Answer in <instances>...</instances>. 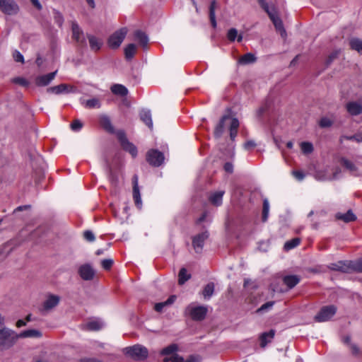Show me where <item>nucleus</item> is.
Masks as SVG:
<instances>
[{
  "label": "nucleus",
  "mask_w": 362,
  "mask_h": 362,
  "mask_svg": "<svg viewBox=\"0 0 362 362\" xmlns=\"http://www.w3.org/2000/svg\"><path fill=\"white\" fill-rule=\"evenodd\" d=\"M57 23L59 24V25H62V23H63V18L62 16H61V14L59 13H57Z\"/></svg>",
  "instance_id": "774afa93"
},
{
  "label": "nucleus",
  "mask_w": 362,
  "mask_h": 362,
  "mask_svg": "<svg viewBox=\"0 0 362 362\" xmlns=\"http://www.w3.org/2000/svg\"><path fill=\"white\" fill-rule=\"evenodd\" d=\"M165 156L163 153L157 149H150L146 153L147 162L153 167H159L163 163Z\"/></svg>",
  "instance_id": "1a4fd4ad"
},
{
  "label": "nucleus",
  "mask_w": 362,
  "mask_h": 362,
  "mask_svg": "<svg viewBox=\"0 0 362 362\" xmlns=\"http://www.w3.org/2000/svg\"><path fill=\"white\" fill-rule=\"evenodd\" d=\"M237 36H238V30L235 28H230L228 31L227 37L230 41H231V42L235 41Z\"/></svg>",
  "instance_id": "3c124183"
},
{
  "label": "nucleus",
  "mask_w": 362,
  "mask_h": 362,
  "mask_svg": "<svg viewBox=\"0 0 362 362\" xmlns=\"http://www.w3.org/2000/svg\"><path fill=\"white\" fill-rule=\"evenodd\" d=\"M101 264L103 268H104L106 270H108L112 267L113 264V261L111 259H105L102 260Z\"/></svg>",
  "instance_id": "603ef678"
},
{
  "label": "nucleus",
  "mask_w": 362,
  "mask_h": 362,
  "mask_svg": "<svg viewBox=\"0 0 362 362\" xmlns=\"http://www.w3.org/2000/svg\"><path fill=\"white\" fill-rule=\"evenodd\" d=\"M350 272H356L362 273V258L355 260L350 261Z\"/></svg>",
  "instance_id": "ea45409f"
},
{
  "label": "nucleus",
  "mask_w": 362,
  "mask_h": 362,
  "mask_svg": "<svg viewBox=\"0 0 362 362\" xmlns=\"http://www.w3.org/2000/svg\"><path fill=\"white\" fill-rule=\"evenodd\" d=\"M274 304V301H269L263 304L261 307H259L257 310V313H263L267 312L269 310L272 309Z\"/></svg>",
  "instance_id": "49530a36"
},
{
  "label": "nucleus",
  "mask_w": 362,
  "mask_h": 362,
  "mask_svg": "<svg viewBox=\"0 0 362 362\" xmlns=\"http://www.w3.org/2000/svg\"><path fill=\"white\" fill-rule=\"evenodd\" d=\"M57 71L45 74L39 76L35 79V83L38 86H47L55 77Z\"/></svg>",
  "instance_id": "a211bd4d"
},
{
  "label": "nucleus",
  "mask_w": 362,
  "mask_h": 362,
  "mask_svg": "<svg viewBox=\"0 0 362 362\" xmlns=\"http://www.w3.org/2000/svg\"><path fill=\"white\" fill-rule=\"evenodd\" d=\"M175 300V296H170L167 300H165V302L166 303V305H171L174 303Z\"/></svg>",
  "instance_id": "69168bd1"
},
{
  "label": "nucleus",
  "mask_w": 362,
  "mask_h": 362,
  "mask_svg": "<svg viewBox=\"0 0 362 362\" xmlns=\"http://www.w3.org/2000/svg\"><path fill=\"white\" fill-rule=\"evenodd\" d=\"M336 218L339 220H341L345 223H349L356 219V215L352 212L351 210H349L346 213L341 214L338 213L336 215Z\"/></svg>",
  "instance_id": "c756f323"
},
{
  "label": "nucleus",
  "mask_w": 362,
  "mask_h": 362,
  "mask_svg": "<svg viewBox=\"0 0 362 362\" xmlns=\"http://www.w3.org/2000/svg\"><path fill=\"white\" fill-rule=\"evenodd\" d=\"M82 126L81 121L76 119L71 123V128L73 131L78 132L82 128Z\"/></svg>",
  "instance_id": "864d4df0"
},
{
  "label": "nucleus",
  "mask_w": 362,
  "mask_h": 362,
  "mask_svg": "<svg viewBox=\"0 0 362 362\" xmlns=\"http://www.w3.org/2000/svg\"><path fill=\"white\" fill-rule=\"evenodd\" d=\"M73 87H69L68 85L62 83L58 86H52L47 88V91L48 93H52L54 94H60L62 93H69L71 91Z\"/></svg>",
  "instance_id": "393cba45"
},
{
  "label": "nucleus",
  "mask_w": 362,
  "mask_h": 362,
  "mask_svg": "<svg viewBox=\"0 0 362 362\" xmlns=\"http://www.w3.org/2000/svg\"><path fill=\"white\" fill-rule=\"evenodd\" d=\"M88 39L90 47L93 51H98L103 45V40L101 39L96 37L94 35H88Z\"/></svg>",
  "instance_id": "cd10ccee"
},
{
  "label": "nucleus",
  "mask_w": 362,
  "mask_h": 362,
  "mask_svg": "<svg viewBox=\"0 0 362 362\" xmlns=\"http://www.w3.org/2000/svg\"><path fill=\"white\" fill-rule=\"evenodd\" d=\"M165 306H167V305H166V303L165 301L161 302V303H158L155 305L154 309L157 312H161Z\"/></svg>",
  "instance_id": "bf43d9fd"
},
{
  "label": "nucleus",
  "mask_w": 362,
  "mask_h": 362,
  "mask_svg": "<svg viewBox=\"0 0 362 362\" xmlns=\"http://www.w3.org/2000/svg\"><path fill=\"white\" fill-rule=\"evenodd\" d=\"M133 183V198L136 206L141 209L142 206V202L141 198V194L139 187V177L137 175H134L132 177Z\"/></svg>",
  "instance_id": "4468645a"
},
{
  "label": "nucleus",
  "mask_w": 362,
  "mask_h": 362,
  "mask_svg": "<svg viewBox=\"0 0 362 362\" xmlns=\"http://www.w3.org/2000/svg\"><path fill=\"white\" fill-rule=\"evenodd\" d=\"M274 329H270L269 332H263L259 336L261 347L264 348L268 343L271 342V341L274 339Z\"/></svg>",
  "instance_id": "412c9836"
},
{
  "label": "nucleus",
  "mask_w": 362,
  "mask_h": 362,
  "mask_svg": "<svg viewBox=\"0 0 362 362\" xmlns=\"http://www.w3.org/2000/svg\"><path fill=\"white\" fill-rule=\"evenodd\" d=\"M141 119L150 128H153V122L151 118V112L149 110L144 109L140 113Z\"/></svg>",
  "instance_id": "c85d7f7f"
},
{
  "label": "nucleus",
  "mask_w": 362,
  "mask_h": 362,
  "mask_svg": "<svg viewBox=\"0 0 362 362\" xmlns=\"http://www.w3.org/2000/svg\"><path fill=\"white\" fill-rule=\"evenodd\" d=\"M191 278V275L187 274V271L185 268H182L178 274V284L183 285L187 281Z\"/></svg>",
  "instance_id": "4c0bfd02"
},
{
  "label": "nucleus",
  "mask_w": 362,
  "mask_h": 362,
  "mask_svg": "<svg viewBox=\"0 0 362 362\" xmlns=\"http://www.w3.org/2000/svg\"><path fill=\"white\" fill-rule=\"evenodd\" d=\"M350 261H339L329 264L327 267L330 270L341 272L344 273L350 272Z\"/></svg>",
  "instance_id": "f3484780"
},
{
  "label": "nucleus",
  "mask_w": 362,
  "mask_h": 362,
  "mask_svg": "<svg viewBox=\"0 0 362 362\" xmlns=\"http://www.w3.org/2000/svg\"><path fill=\"white\" fill-rule=\"evenodd\" d=\"M186 313L190 316L193 320L201 321L205 318L207 313V308L204 306L189 305L186 308Z\"/></svg>",
  "instance_id": "0eeeda50"
},
{
  "label": "nucleus",
  "mask_w": 362,
  "mask_h": 362,
  "mask_svg": "<svg viewBox=\"0 0 362 362\" xmlns=\"http://www.w3.org/2000/svg\"><path fill=\"white\" fill-rule=\"evenodd\" d=\"M341 173V170L339 168H337L335 172L333 173V175H327L325 171L319 170L315 173V177L316 180L320 181H325V180H332L334 179H337L338 177V175Z\"/></svg>",
  "instance_id": "aec40b11"
},
{
  "label": "nucleus",
  "mask_w": 362,
  "mask_h": 362,
  "mask_svg": "<svg viewBox=\"0 0 362 362\" xmlns=\"http://www.w3.org/2000/svg\"><path fill=\"white\" fill-rule=\"evenodd\" d=\"M100 124L101 127L110 134L115 133L114 127L112 124L110 119L107 115L100 117Z\"/></svg>",
  "instance_id": "b1692460"
},
{
  "label": "nucleus",
  "mask_w": 362,
  "mask_h": 362,
  "mask_svg": "<svg viewBox=\"0 0 362 362\" xmlns=\"http://www.w3.org/2000/svg\"><path fill=\"white\" fill-rule=\"evenodd\" d=\"M127 33V30L126 28H122L115 32L108 38V46L113 49L118 48L123 42Z\"/></svg>",
  "instance_id": "6e6552de"
},
{
  "label": "nucleus",
  "mask_w": 362,
  "mask_h": 362,
  "mask_svg": "<svg viewBox=\"0 0 362 362\" xmlns=\"http://www.w3.org/2000/svg\"><path fill=\"white\" fill-rule=\"evenodd\" d=\"M224 193L225 192L223 190L211 193L209 198L210 202L216 206H221L222 204L223 196Z\"/></svg>",
  "instance_id": "a878e982"
},
{
  "label": "nucleus",
  "mask_w": 362,
  "mask_h": 362,
  "mask_svg": "<svg viewBox=\"0 0 362 362\" xmlns=\"http://www.w3.org/2000/svg\"><path fill=\"white\" fill-rule=\"evenodd\" d=\"M234 119L235 117H232L229 115L223 116L215 127L214 136L216 138H220L222 136L223 133L224 132L225 127L226 126H228L229 127L231 124V119Z\"/></svg>",
  "instance_id": "9b49d317"
},
{
  "label": "nucleus",
  "mask_w": 362,
  "mask_h": 362,
  "mask_svg": "<svg viewBox=\"0 0 362 362\" xmlns=\"http://www.w3.org/2000/svg\"><path fill=\"white\" fill-rule=\"evenodd\" d=\"M339 162L351 175L362 176V170L360 169L362 167V158L357 157L355 162H352L346 158L342 157L340 158Z\"/></svg>",
  "instance_id": "7ed1b4c3"
},
{
  "label": "nucleus",
  "mask_w": 362,
  "mask_h": 362,
  "mask_svg": "<svg viewBox=\"0 0 362 362\" xmlns=\"http://www.w3.org/2000/svg\"><path fill=\"white\" fill-rule=\"evenodd\" d=\"M337 310L334 305L323 306L315 316V320L319 322L328 321L336 314Z\"/></svg>",
  "instance_id": "423d86ee"
},
{
  "label": "nucleus",
  "mask_w": 362,
  "mask_h": 362,
  "mask_svg": "<svg viewBox=\"0 0 362 362\" xmlns=\"http://www.w3.org/2000/svg\"><path fill=\"white\" fill-rule=\"evenodd\" d=\"M78 274L83 280L90 281L94 277L95 271L90 264H86L78 268Z\"/></svg>",
  "instance_id": "ddd939ff"
},
{
  "label": "nucleus",
  "mask_w": 362,
  "mask_h": 362,
  "mask_svg": "<svg viewBox=\"0 0 362 362\" xmlns=\"http://www.w3.org/2000/svg\"><path fill=\"white\" fill-rule=\"evenodd\" d=\"M177 349L178 347L177 344H170L161 350L160 355L163 356L164 358H170L176 355V351H177Z\"/></svg>",
  "instance_id": "7c9ffc66"
},
{
  "label": "nucleus",
  "mask_w": 362,
  "mask_h": 362,
  "mask_svg": "<svg viewBox=\"0 0 362 362\" xmlns=\"http://www.w3.org/2000/svg\"><path fill=\"white\" fill-rule=\"evenodd\" d=\"M207 231L203 232L194 236L192 240V245L197 252L202 251L204 241L208 238Z\"/></svg>",
  "instance_id": "2eb2a0df"
},
{
  "label": "nucleus",
  "mask_w": 362,
  "mask_h": 362,
  "mask_svg": "<svg viewBox=\"0 0 362 362\" xmlns=\"http://www.w3.org/2000/svg\"><path fill=\"white\" fill-rule=\"evenodd\" d=\"M300 277L297 275H286L284 276L283 281L289 289L295 287L300 282Z\"/></svg>",
  "instance_id": "bb28decb"
},
{
  "label": "nucleus",
  "mask_w": 362,
  "mask_h": 362,
  "mask_svg": "<svg viewBox=\"0 0 362 362\" xmlns=\"http://www.w3.org/2000/svg\"><path fill=\"white\" fill-rule=\"evenodd\" d=\"M175 300V296H170L167 300H165V302L166 303V305H171L174 303Z\"/></svg>",
  "instance_id": "0e129e2a"
},
{
  "label": "nucleus",
  "mask_w": 362,
  "mask_h": 362,
  "mask_svg": "<svg viewBox=\"0 0 362 362\" xmlns=\"http://www.w3.org/2000/svg\"><path fill=\"white\" fill-rule=\"evenodd\" d=\"M300 243V240L298 238H293L285 243L284 249L285 250H290L298 246Z\"/></svg>",
  "instance_id": "37998d69"
},
{
  "label": "nucleus",
  "mask_w": 362,
  "mask_h": 362,
  "mask_svg": "<svg viewBox=\"0 0 362 362\" xmlns=\"http://www.w3.org/2000/svg\"><path fill=\"white\" fill-rule=\"evenodd\" d=\"M87 329L91 331H98L103 327L102 322L93 320L86 324Z\"/></svg>",
  "instance_id": "79ce46f5"
},
{
  "label": "nucleus",
  "mask_w": 362,
  "mask_h": 362,
  "mask_svg": "<svg viewBox=\"0 0 362 362\" xmlns=\"http://www.w3.org/2000/svg\"><path fill=\"white\" fill-rule=\"evenodd\" d=\"M233 169V166L230 163H226L224 165V170L228 173H232Z\"/></svg>",
  "instance_id": "680f3d73"
},
{
  "label": "nucleus",
  "mask_w": 362,
  "mask_h": 362,
  "mask_svg": "<svg viewBox=\"0 0 362 362\" xmlns=\"http://www.w3.org/2000/svg\"><path fill=\"white\" fill-rule=\"evenodd\" d=\"M300 148L303 153L308 154L313 152V146L310 142L303 141L300 143Z\"/></svg>",
  "instance_id": "a18cd8bd"
},
{
  "label": "nucleus",
  "mask_w": 362,
  "mask_h": 362,
  "mask_svg": "<svg viewBox=\"0 0 362 362\" xmlns=\"http://www.w3.org/2000/svg\"><path fill=\"white\" fill-rule=\"evenodd\" d=\"M71 30L73 38L80 45L85 44L83 32L76 21L71 22Z\"/></svg>",
  "instance_id": "dca6fc26"
},
{
  "label": "nucleus",
  "mask_w": 362,
  "mask_h": 362,
  "mask_svg": "<svg viewBox=\"0 0 362 362\" xmlns=\"http://www.w3.org/2000/svg\"><path fill=\"white\" fill-rule=\"evenodd\" d=\"M134 39L138 41L143 48H146L148 43V37L145 33L141 30H136L134 33Z\"/></svg>",
  "instance_id": "5701e85b"
},
{
  "label": "nucleus",
  "mask_w": 362,
  "mask_h": 362,
  "mask_svg": "<svg viewBox=\"0 0 362 362\" xmlns=\"http://www.w3.org/2000/svg\"><path fill=\"white\" fill-rule=\"evenodd\" d=\"M257 1L262 8L268 14L276 30H278L281 35L284 37L286 35V33L284 28L282 21L276 14L274 6H269L265 0H257Z\"/></svg>",
  "instance_id": "f257e3e1"
},
{
  "label": "nucleus",
  "mask_w": 362,
  "mask_h": 362,
  "mask_svg": "<svg viewBox=\"0 0 362 362\" xmlns=\"http://www.w3.org/2000/svg\"><path fill=\"white\" fill-rule=\"evenodd\" d=\"M17 337L18 339L20 338H40L42 337V333L37 329H30L17 334Z\"/></svg>",
  "instance_id": "4be33fe9"
},
{
  "label": "nucleus",
  "mask_w": 362,
  "mask_h": 362,
  "mask_svg": "<svg viewBox=\"0 0 362 362\" xmlns=\"http://www.w3.org/2000/svg\"><path fill=\"white\" fill-rule=\"evenodd\" d=\"M216 7V2L215 0H213L211 2L210 6H209V18L211 23V25L213 28L216 27V15H215V11Z\"/></svg>",
  "instance_id": "c9c22d12"
},
{
  "label": "nucleus",
  "mask_w": 362,
  "mask_h": 362,
  "mask_svg": "<svg viewBox=\"0 0 362 362\" xmlns=\"http://www.w3.org/2000/svg\"><path fill=\"white\" fill-rule=\"evenodd\" d=\"M344 138L346 140H354L356 142L360 143L362 141V132H358L353 136H344Z\"/></svg>",
  "instance_id": "8fccbe9b"
},
{
  "label": "nucleus",
  "mask_w": 362,
  "mask_h": 362,
  "mask_svg": "<svg viewBox=\"0 0 362 362\" xmlns=\"http://www.w3.org/2000/svg\"><path fill=\"white\" fill-rule=\"evenodd\" d=\"M18 341L17 333L4 327L0 330V351L11 348Z\"/></svg>",
  "instance_id": "f03ea898"
},
{
  "label": "nucleus",
  "mask_w": 362,
  "mask_h": 362,
  "mask_svg": "<svg viewBox=\"0 0 362 362\" xmlns=\"http://www.w3.org/2000/svg\"><path fill=\"white\" fill-rule=\"evenodd\" d=\"M332 120L328 117H322L319 122V125L322 128L329 127L332 125Z\"/></svg>",
  "instance_id": "de8ad7c7"
},
{
  "label": "nucleus",
  "mask_w": 362,
  "mask_h": 362,
  "mask_svg": "<svg viewBox=\"0 0 362 362\" xmlns=\"http://www.w3.org/2000/svg\"><path fill=\"white\" fill-rule=\"evenodd\" d=\"M350 47L352 49L357 51L359 54H362V40L353 37L349 41Z\"/></svg>",
  "instance_id": "f704fd0d"
},
{
  "label": "nucleus",
  "mask_w": 362,
  "mask_h": 362,
  "mask_svg": "<svg viewBox=\"0 0 362 362\" xmlns=\"http://www.w3.org/2000/svg\"><path fill=\"white\" fill-rule=\"evenodd\" d=\"M13 58L16 62H21V63L24 62V57H23V54L17 50H16L13 53Z\"/></svg>",
  "instance_id": "4d7b16f0"
},
{
  "label": "nucleus",
  "mask_w": 362,
  "mask_h": 362,
  "mask_svg": "<svg viewBox=\"0 0 362 362\" xmlns=\"http://www.w3.org/2000/svg\"><path fill=\"white\" fill-rule=\"evenodd\" d=\"M124 354L135 361H144L148 356V351L144 346L136 344L126 347Z\"/></svg>",
  "instance_id": "20e7f679"
},
{
  "label": "nucleus",
  "mask_w": 362,
  "mask_h": 362,
  "mask_svg": "<svg viewBox=\"0 0 362 362\" xmlns=\"http://www.w3.org/2000/svg\"><path fill=\"white\" fill-rule=\"evenodd\" d=\"M26 325V322H25L23 320H18L16 322V327H21Z\"/></svg>",
  "instance_id": "338daca9"
},
{
  "label": "nucleus",
  "mask_w": 362,
  "mask_h": 362,
  "mask_svg": "<svg viewBox=\"0 0 362 362\" xmlns=\"http://www.w3.org/2000/svg\"><path fill=\"white\" fill-rule=\"evenodd\" d=\"M136 53V45L133 43L129 44L124 48V54L127 60H131Z\"/></svg>",
  "instance_id": "e433bc0d"
},
{
  "label": "nucleus",
  "mask_w": 362,
  "mask_h": 362,
  "mask_svg": "<svg viewBox=\"0 0 362 362\" xmlns=\"http://www.w3.org/2000/svg\"><path fill=\"white\" fill-rule=\"evenodd\" d=\"M214 283H209L205 286L203 289L202 295L205 299H209L214 294Z\"/></svg>",
  "instance_id": "58836bf2"
},
{
  "label": "nucleus",
  "mask_w": 362,
  "mask_h": 362,
  "mask_svg": "<svg viewBox=\"0 0 362 362\" xmlns=\"http://www.w3.org/2000/svg\"><path fill=\"white\" fill-rule=\"evenodd\" d=\"M239 121L237 118L231 119V124L229 127L230 138L232 141H234L238 134V129L239 127Z\"/></svg>",
  "instance_id": "72a5a7b5"
},
{
  "label": "nucleus",
  "mask_w": 362,
  "mask_h": 362,
  "mask_svg": "<svg viewBox=\"0 0 362 362\" xmlns=\"http://www.w3.org/2000/svg\"><path fill=\"white\" fill-rule=\"evenodd\" d=\"M81 104L86 108L93 109L100 108L101 106L100 101L96 98H93L87 100L81 101Z\"/></svg>",
  "instance_id": "2f4dec72"
},
{
  "label": "nucleus",
  "mask_w": 362,
  "mask_h": 362,
  "mask_svg": "<svg viewBox=\"0 0 362 362\" xmlns=\"http://www.w3.org/2000/svg\"><path fill=\"white\" fill-rule=\"evenodd\" d=\"M340 53V50H335L332 52L326 59L325 64L326 66H329L332 64V62L338 57Z\"/></svg>",
  "instance_id": "09e8293b"
},
{
  "label": "nucleus",
  "mask_w": 362,
  "mask_h": 362,
  "mask_svg": "<svg viewBox=\"0 0 362 362\" xmlns=\"http://www.w3.org/2000/svg\"><path fill=\"white\" fill-rule=\"evenodd\" d=\"M256 146V144L254 141L250 140L245 143L244 148L246 150H250Z\"/></svg>",
  "instance_id": "052dcab7"
},
{
  "label": "nucleus",
  "mask_w": 362,
  "mask_h": 362,
  "mask_svg": "<svg viewBox=\"0 0 362 362\" xmlns=\"http://www.w3.org/2000/svg\"><path fill=\"white\" fill-rule=\"evenodd\" d=\"M59 296L53 294L49 295L43 303V309L45 310H52L59 304Z\"/></svg>",
  "instance_id": "6ab92c4d"
},
{
  "label": "nucleus",
  "mask_w": 362,
  "mask_h": 362,
  "mask_svg": "<svg viewBox=\"0 0 362 362\" xmlns=\"http://www.w3.org/2000/svg\"><path fill=\"white\" fill-rule=\"evenodd\" d=\"M293 176L298 180L301 181L305 177V174L300 170H293L292 171Z\"/></svg>",
  "instance_id": "6e6d98bb"
},
{
  "label": "nucleus",
  "mask_w": 362,
  "mask_h": 362,
  "mask_svg": "<svg viewBox=\"0 0 362 362\" xmlns=\"http://www.w3.org/2000/svg\"><path fill=\"white\" fill-rule=\"evenodd\" d=\"M256 61V57L252 53H247L242 56L239 60V63L242 64H247L253 63Z\"/></svg>",
  "instance_id": "a19ab883"
},
{
  "label": "nucleus",
  "mask_w": 362,
  "mask_h": 362,
  "mask_svg": "<svg viewBox=\"0 0 362 362\" xmlns=\"http://www.w3.org/2000/svg\"><path fill=\"white\" fill-rule=\"evenodd\" d=\"M111 91L120 96H126L128 94L127 88L122 84H114L111 87Z\"/></svg>",
  "instance_id": "473e14b6"
},
{
  "label": "nucleus",
  "mask_w": 362,
  "mask_h": 362,
  "mask_svg": "<svg viewBox=\"0 0 362 362\" xmlns=\"http://www.w3.org/2000/svg\"><path fill=\"white\" fill-rule=\"evenodd\" d=\"M13 82L16 83H18L23 86H27L28 85V82L26 79L21 77H18L13 79Z\"/></svg>",
  "instance_id": "13d9d810"
},
{
  "label": "nucleus",
  "mask_w": 362,
  "mask_h": 362,
  "mask_svg": "<svg viewBox=\"0 0 362 362\" xmlns=\"http://www.w3.org/2000/svg\"><path fill=\"white\" fill-rule=\"evenodd\" d=\"M346 110L351 116L362 114V100L350 101L346 104Z\"/></svg>",
  "instance_id": "f8f14e48"
},
{
  "label": "nucleus",
  "mask_w": 362,
  "mask_h": 362,
  "mask_svg": "<svg viewBox=\"0 0 362 362\" xmlns=\"http://www.w3.org/2000/svg\"><path fill=\"white\" fill-rule=\"evenodd\" d=\"M0 10L5 14L13 16L19 11V7L14 0H0Z\"/></svg>",
  "instance_id": "9d476101"
},
{
  "label": "nucleus",
  "mask_w": 362,
  "mask_h": 362,
  "mask_svg": "<svg viewBox=\"0 0 362 362\" xmlns=\"http://www.w3.org/2000/svg\"><path fill=\"white\" fill-rule=\"evenodd\" d=\"M116 134L122 148L135 158L137 156V148L128 140L124 132L119 130L116 132Z\"/></svg>",
  "instance_id": "39448f33"
},
{
  "label": "nucleus",
  "mask_w": 362,
  "mask_h": 362,
  "mask_svg": "<svg viewBox=\"0 0 362 362\" xmlns=\"http://www.w3.org/2000/svg\"><path fill=\"white\" fill-rule=\"evenodd\" d=\"M269 211V203L267 199L263 201L262 221L266 222L268 219Z\"/></svg>",
  "instance_id": "c03bdc74"
},
{
  "label": "nucleus",
  "mask_w": 362,
  "mask_h": 362,
  "mask_svg": "<svg viewBox=\"0 0 362 362\" xmlns=\"http://www.w3.org/2000/svg\"><path fill=\"white\" fill-rule=\"evenodd\" d=\"M84 238L89 242H93L95 240V235L90 230H86L83 233Z\"/></svg>",
  "instance_id": "5fc2aeb1"
},
{
  "label": "nucleus",
  "mask_w": 362,
  "mask_h": 362,
  "mask_svg": "<svg viewBox=\"0 0 362 362\" xmlns=\"http://www.w3.org/2000/svg\"><path fill=\"white\" fill-rule=\"evenodd\" d=\"M32 4L38 9H42V5L38 0H30Z\"/></svg>",
  "instance_id": "e2e57ef3"
}]
</instances>
